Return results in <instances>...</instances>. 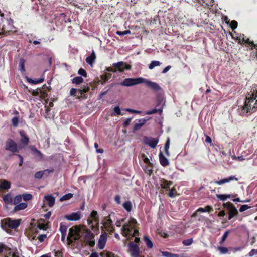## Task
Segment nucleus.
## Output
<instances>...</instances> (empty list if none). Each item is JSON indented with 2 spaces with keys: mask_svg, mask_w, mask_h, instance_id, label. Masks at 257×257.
Here are the masks:
<instances>
[{
  "mask_svg": "<svg viewBox=\"0 0 257 257\" xmlns=\"http://www.w3.org/2000/svg\"><path fill=\"white\" fill-rule=\"evenodd\" d=\"M137 223V220L134 218H131L127 223H125L121 229V233L124 237H136L139 236V232L135 229V226Z\"/></svg>",
  "mask_w": 257,
  "mask_h": 257,
  "instance_id": "nucleus-1",
  "label": "nucleus"
},
{
  "mask_svg": "<svg viewBox=\"0 0 257 257\" xmlns=\"http://www.w3.org/2000/svg\"><path fill=\"white\" fill-rule=\"evenodd\" d=\"M81 233L82 230L78 226H75L70 228L67 238L68 243L70 244L73 242H76L78 241L82 237Z\"/></svg>",
  "mask_w": 257,
  "mask_h": 257,
  "instance_id": "nucleus-2",
  "label": "nucleus"
},
{
  "mask_svg": "<svg viewBox=\"0 0 257 257\" xmlns=\"http://www.w3.org/2000/svg\"><path fill=\"white\" fill-rule=\"evenodd\" d=\"M14 28L13 21L11 18H7L3 20V25L1 27L2 32L0 34H3L5 35L10 34V32L13 31Z\"/></svg>",
  "mask_w": 257,
  "mask_h": 257,
  "instance_id": "nucleus-3",
  "label": "nucleus"
},
{
  "mask_svg": "<svg viewBox=\"0 0 257 257\" xmlns=\"http://www.w3.org/2000/svg\"><path fill=\"white\" fill-rule=\"evenodd\" d=\"M128 253L131 257H144L140 255L141 252L138 244H136L134 242L131 241L127 245Z\"/></svg>",
  "mask_w": 257,
  "mask_h": 257,
  "instance_id": "nucleus-4",
  "label": "nucleus"
},
{
  "mask_svg": "<svg viewBox=\"0 0 257 257\" xmlns=\"http://www.w3.org/2000/svg\"><path fill=\"white\" fill-rule=\"evenodd\" d=\"M144 81V78L142 77H138L136 78H128L124 79L120 84L122 86L130 87L143 83Z\"/></svg>",
  "mask_w": 257,
  "mask_h": 257,
  "instance_id": "nucleus-5",
  "label": "nucleus"
},
{
  "mask_svg": "<svg viewBox=\"0 0 257 257\" xmlns=\"http://www.w3.org/2000/svg\"><path fill=\"white\" fill-rule=\"evenodd\" d=\"M5 149L7 151L12 152L13 154L19 152L21 149L17 144L12 139H8L5 143Z\"/></svg>",
  "mask_w": 257,
  "mask_h": 257,
  "instance_id": "nucleus-6",
  "label": "nucleus"
},
{
  "mask_svg": "<svg viewBox=\"0 0 257 257\" xmlns=\"http://www.w3.org/2000/svg\"><path fill=\"white\" fill-rule=\"evenodd\" d=\"M223 206L228 211V219L231 220L233 217L237 216L238 212L234 205L230 202L223 203Z\"/></svg>",
  "mask_w": 257,
  "mask_h": 257,
  "instance_id": "nucleus-7",
  "label": "nucleus"
},
{
  "mask_svg": "<svg viewBox=\"0 0 257 257\" xmlns=\"http://www.w3.org/2000/svg\"><path fill=\"white\" fill-rule=\"evenodd\" d=\"M254 107L251 109L248 108L246 105L244 104V105L241 107L238 110L239 113L241 116H248L251 114L252 113L255 112L257 109V100L255 101V103H254Z\"/></svg>",
  "mask_w": 257,
  "mask_h": 257,
  "instance_id": "nucleus-8",
  "label": "nucleus"
},
{
  "mask_svg": "<svg viewBox=\"0 0 257 257\" xmlns=\"http://www.w3.org/2000/svg\"><path fill=\"white\" fill-rule=\"evenodd\" d=\"M112 66L115 67L116 72H123L125 70H130L132 68L131 65L127 64L123 61H119L117 63H114Z\"/></svg>",
  "mask_w": 257,
  "mask_h": 257,
  "instance_id": "nucleus-9",
  "label": "nucleus"
},
{
  "mask_svg": "<svg viewBox=\"0 0 257 257\" xmlns=\"http://www.w3.org/2000/svg\"><path fill=\"white\" fill-rule=\"evenodd\" d=\"M20 224V221L19 220H12L8 218L4 220V225L12 229H16Z\"/></svg>",
  "mask_w": 257,
  "mask_h": 257,
  "instance_id": "nucleus-10",
  "label": "nucleus"
},
{
  "mask_svg": "<svg viewBox=\"0 0 257 257\" xmlns=\"http://www.w3.org/2000/svg\"><path fill=\"white\" fill-rule=\"evenodd\" d=\"M145 144L149 145L152 148H155L159 142L158 139L145 137L143 139Z\"/></svg>",
  "mask_w": 257,
  "mask_h": 257,
  "instance_id": "nucleus-11",
  "label": "nucleus"
},
{
  "mask_svg": "<svg viewBox=\"0 0 257 257\" xmlns=\"http://www.w3.org/2000/svg\"><path fill=\"white\" fill-rule=\"evenodd\" d=\"M20 134L21 136L20 139V147L21 149L24 148L29 142V137L25 134L24 131H20Z\"/></svg>",
  "mask_w": 257,
  "mask_h": 257,
  "instance_id": "nucleus-12",
  "label": "nucleus"
},
{
  "mask_svg": "<svg viewBox=\"0 0 257 257\" xmlns=\"http://www.w3.org/2000/svg\"><path fill=\"white\" fill-rule=\"evenodd\" d=\"M107 237L108 235L105 232L100 235L98 242V247L100 249H103L105 247Z\"/></svg>",
  "mask_w": 257,
  "mask_h": 257,
  "instance_id": "nucleus-13",
  "label": "nucleus"
},
{
  "mask_svg": "<svg viewBox=\"0 0 257 257\" xmlns=\"http://www.w3.org/2000/svg\"><path fill=\"white\" fill-rule=\"evenodd\" d=\"M256 97H255L254 95V94H252L251 96L249 97H246V100L245 101V104L246 106L248 108L252 109L255 105L254 103H255Z\"/></svg>",
  "mask_w": 257,
  "mask_h": 257,
  "instance_id": "nucleus-14",
  "label": "nucleus"
},
{
  "mask_svg": "<svg viewBox=\"0 0 257 257\" xmlns=\"http://www.w3.org/2000/svg\"><path fill=\"white\" fill-rule=\"evenodd\" d=\"M143 83H145L147 86L155 91H158L161 89L159 84L156 82H152L145 78Z\"/></svg>",
  "mask_w": 257,
  "mask_h": 257,
  "instance_id": "nucleus-15",
  "label": "nucleus"
},
{
  "mask_svg": "<svg viewBox=\"0 0 257 257\" xmlns=\"http://www.w3.org/2000/svg\"><path fill=\"white\" fill-rule=\"evenodd\" d=\"M235 180V181H238V179L237 178H236L235 176H230V177L228 178H225L223 179H221L219 181H214L213 183L219 185H221L223 184L229 182L231 181Z\"/></svg>",
  "mask_w": 257,
  "mask_h": 257,
  "instance_id": "nucleus-16",
  "label": "nucleus"
},
{
  "mask_svg": "<svg viewBox=\"0 0 257 257\" xmlns=\"http://www.w3.org/2000/svg\"><path fill=\"white\" fill-rule=\"evenodd\" d=\"M103 226L106 230L110 232V233L113 232L115 230L114 227L112 225V221L110 217L104 222Z\"/></svg>",
  "mask_w": 257,
  "mask_h": 257,
  "instance_id": "nucleus-17",
  "label": "nucleus"
},
{
  "mask_svg": "<svg viewBox=\"0 0 257 257\" xmlns=\"http://www.w3.org/2000/svg\"><path fill=\"white\" fill-rule=\"evenodd\" d=\"M90 90V87L88 86H85L82 89H78V95L77 96V99H80L81 98H86V96L84 94L85 93L88 92Z\"/></svg>",
  "mask_w": 257,
  "mask_h": 257,
  "instance_id": "nucleus-18",
  "label": "nucleus"
},
{
  "mask_svg": "<svg viewBox=\"0 0 257 257\" xmlns=\"http://www.w3.org/2000/svg\"><path fill=\"white\" fill-rule=\"evenodd\" d=\"M65 218L70 221H77L80 219V215L79 212H73L70 214L65 216Z\"/></svg>",
  "mask_w": 257,
  "mask_h": 257,
  "instance_id": "nucleus-19",
  "label": "nucleus"
},
{
  "mask_svg": "<svg viewBox=\"0 0 257 257\" xmlns=\"http://www.w3.org/2000/svg\"><path fill=\"white\" fill-rule=\"evenodd\" d=\"M54 171V170L53 168L46 169L43 171H38L35 174L34 177L36 179H40L43 176L45 175V172H47L48 174H50L53 173Z\"/></svg>",
  "mask_w": 257,
  "mask_h": 257,
  "instance_id": "nucleus-20",
  "label": "nucleus"
},
{
  "mask_svg": "<svg viewBox=\"0 0 257 257\" xmlns=\"http://www.w3.org/2000/svg\"><path fill=\"white\" fill-rule=\"evenodd\" d=\"M81 235L82 237H84L85 241H90V239H93L94 238L93 233L88 229H85L83 231L82 230Z\"/></svg>",
  "mask_w": 257,
  "mask_h": 257,
  "instance_id": "nucleus-21",
  "label": "nucleus"
},
{
  "mask_svg": "<svg viewBox=\"0 0 257 257\" xmlns=\"http://www.w3.org/2000/svg\"><path fill=\"white\" fill-rule=\"evenodd\" d=\"M159 161L161 165L163 167H166L169 165V161L168 159L160 151L159 154Z\"/></svg>",
  "mask_w": 257,
  "mask_h": 257,
  "instance_id": "nucleus-22",
  "label": "nucleus"
},
{
  "mask_svg": "<svg viewBox=\"0 0 257 257\" xmlns=\"http://www.w3.org/2000/svg\"><path fill=\"white\" fill-rule=\"evenodd\" d=\"M146 121L147 120L145 119H140L138 120V122H135L134 125L133 131L135 132L141 128V127L146 123Z\"/></svg>",
  "mask_w": 257,
  "mask_h": 257,
  "instance_id": "nucleus-23",
  "label": "nucleus"
},
{
  "mask_svg": "<svg viewBox=\"0 0 257 257\" xmlns=\"http://www.w3.org/2000/svg\"><path fill=\"white\" fill-rule=\"evenodd\" d=\"M44 199L46 202V203L50 207H52L55 203V198L51 195H46L44 197Z\"/></svg>",
  "mask_w": 257,
  "mask_h": 257,
  "instance_id": "nucleus-24",
  "label": "nucleus"
},
{
  "mask_svg": "<svg viewBox=\"0 0 257 257\" xmlns=\"http://www.w3.org/2000/svg\"><path fill=\"white\" fill-rule=\"evenodd\" d=\"M11 187V183L6 180H0V189L3 190H8Z\"/></svg>",
  "mask_w": 257,
  "mask_h": 257,
  "instance_id": "nucleus-25",
  "label": "nucleus"
},
{
  "mask_svg": "<svg viewBox=\"0 0 257 257\" xmlns=\"http://www.w3.org/2000/svg\"><path fill=\"white\" fill-rule=\"evenodd\" d=\"M173 184V182L171 181H168L165 179H163L161 182V187L162 188L164 189H168L170 188V186Z\"/></svg>",
  "mask_w": 257,
  "mask_h": 257,
  "instance_id": "nucleus-26",
  "label": "nucleus"
},
{
  "mask_svg": "<svg viewBox=\"0 0 257 257\" xmlns=\"http://www.w3.org/2000/svg\"><path fill=\"white\" fill-rule=\"evenodd\" d=\"M96 59L95 52L93 51L91 54L86 58V62L89 65H92Z\"/></svg>",
  "mask_w": 257,
  "mask_h": 257,
  "instance_id": "nucleus-27",
  "label": "nucleus"
},
{
  "mask_svg": "<svg viewBox=\"0 0 257 257\" xmlns=\"http://www.w3.org/2000/svg\"><path fill=\"white\" fill-rule=\"evenodd\" d=\"M4 202L7 204H12L13 199L10 193L5 195L3 197Z\"/></svg>",
  "mask_w": 257,
  "mask_h": 257,
  "instance_id": "nucleus-28",
  "label": "nucleus"
},
{
  "mask_svg": "<svg viewBox=\"0 0 257 257\" xmlns=\"http://www.w3.org/2000/svg\"><path fill=\"white\" fill-rule=\"evenodd\" d=\"M27 204L26 203H19L18 204L16 205L14 207V211H17L21 210H24L27 207Z\"/></svg>",
  "mask_w": 257,
  "mask_h": 257,
  "instance_id": "nucleus-29",
  "label": "nucleus"
},
{
  "mask_svg": "<svg viewBox=\"0 0 257 257\" xmlns=\"http://www.w3.org/2000/svg\"><path fill=\"white\" fill-rule=\"evenodd\" d=\"M143 240L148 248L151 249L153 247V243L148 236L145 235Z\"/></svg>",
  "mask_w": 257,
  "mask_h": 257,
  "instance_id": "nucleus-30",
  "label": "nucleus"
},
{
  "mask_svg": "<svg viewBox=\"0 0 257 257\" xmlns=\"http://www.w3.org/2000/svg\"><path fill=\"white\" fill-rule=\"evenodd\" d=\"M111 77V74L105 73L104 75H101V84L104 85L110 78Z\"/></svg>",
  "mask_w": 257,
  "mask_h": 257,
  "instance_id": "nucleus-31",
  "label": "nucleus"
},
{
  "mask_svg": "<svg viewBox=\"0 0 257 257\" xmlns=\"http://www.w3.org/2000/svg\"><path fill=\"white\" fill-rule=\"evenodd\" d=\"M27 81L29 83L33 84H37L43 82L44 81V78H40L39 79H33L31 78H27Z\"/></svg>",
  "mask_w": 257,
  "mask_h": 257,
  "instance_id": "nucleus-32",
  "label": "nucleus"
},
{
  "mask_svg": "<svg viewBox=\"0 0 257 257\" xmlns=\"http://www.w3.org/2000/svg\"><path fill=\"white\" fill-rule=\"evenodd\" d=\"M163 112V108L156 109L154 108L152 110L147 111L145 112V114L147 115H151L153 114H155L156 113H158L159 114H161Z\"/></svg>",
  "mask_w": 257,
  "mask_h": 257,
  "instance_id": "nucleus-33",
  "label": "nucleus"
},
{
  "mask_svg": "<svg viewBox=\"0 0 257 257\" xmlns=\"http://www.w3.org/2000/svg\"><path fill=\"white\" fill-rule=\"evenodd\" d=\"M90 217L94 221L96 222V223L98 222L99 216L96 211L93 210L90 213Z\"/></svg>",
  "mask_w": 257,
  "mask_h": 257,
  "instance_id": "nucleus-34",
  "label": "nucleus"
},
{
  "mask_svg": "<svg viewBox=\"0 0 257 257\" xmlns=\"http://www.w3.org/2000/svg\"><path fill=\"white\" fill-rule=\"evenodd\" d=\"M216 196L218 199L221 201H225L231 197V195L229 194H216Z\"/></svg>",
  "mask_w": 257,
  "mask_h": 257,
  "instance_id": "nucleus-35",
  "label": "nucleus"
},
{
  "mask_svg": "<svg viewBox=\"0 0 257 257\" xmlns=\"http://www.w3.org/2000/svg\"><path fill=\"white\" fill-rule=\"evenodd\" d=\"M123 207L128 212H131L132 210V204L130 201L125 202L123 204Z\"/></svg>",
  "mask_w": 257,
  "mask_h": 257,
  "instance_id": "nucleus-36",
  "label": "nucleus"
},
{
  "mask_svg": "<svg viewBox=\"0 0 257 257\" xmlns=\"http://www.w3.org/2000/svg\"><path fill=\"white\" fill-rule=\"evenodd\" d=\"M26 61L24 58H21L19 61V68L20 70L22 72H25V64Z\"/></svg>",
  "mask_w": 257,
  "mask_h": 257,
  "instance_id": "nucleus-37",
  "label": "nucleus"
},
{
  "mask_svg": "<svg viewBox=\"0 0 257 257\" xmlns=\"http://www.w3.org/2000/svg\"><path fill=\"white\" fill-rule=\"evenodd\" d=\"M83 80H84L82 77L77 76V77H74L72 80V82L73 84H81V83H82L83 82Z\"/></svg>",
  "mask_w": 257,
  "mask_h": 257,
  "instance_id": "nucleus-38",
  "label": "nucleus"
},
{
  "mask_svg": "<svg viewBox=\"0 0 257 257\" xmlns=\"http://www.w3.org/2000/svg\"><path fill=\"white\" fill-rule=\"evenodd\" d=\"M162 255L164 257H179L177 254H174L167 251H161Z\"/></svg>",
  "mask_w": 257,
  "mask_h": 257,
  "instance_id": "nucleus-39",
  "label": "nucleus"
},
{
  "mask_svg": "<svg viewBox=\"0 0 257 257\" xmlns=\"http://www.w3.org/2000/svg\"><path fill=\"white\" fill-rule=\"evenodd\" d=\"M67 230V226H65L63 223H61L60 224L59 231L61 234H66Z\"/></svg>",
  "mask_w": 257,
  "mask_h": 257,
  "instance_id": "nucleus-40",
  "label": "nucleus"
},
{
  "mask_svg": "<svg viewBox=\"0 0 257 257\" xmlns=\"http://www.w3.org/2000/svg\"><path fill=\"white\" fill-rule=\"evenodd\" d=\"M169 147H170V139H169V138H168V139L165 143V146H164L165 152L167 156L170 155V153L169 152Z\"/></svg>",
  "mask_w": 257,
  "mask_h": 257,
  "instance_id": "nucleus-41",
  "label": "nucleus"
},
{
  "mask_svg": "<svg viewBox=\"0 0 257 257\" xmlns=\"http://www.w3.org/2000/svg\"><path fill=\"white\" fill-rule=\"evenodd\" d=\"M73 194L72 193H69L63 195L62 197L60 198V200L61 201H63L65 200H68L71 198H72Z\"/></svg>",
  "mask_w": 257,
  "mask_h": 257,
  "instance_id": "nucleus-42",
  "label": "nucleus"
},
{
  "mask_svg": "<svg viewBox=\"0 0 257 257\" xmlns=\"http://www.w3.org/2000/svg\"><path fill=\"white\" fill-rule=\"evenodd\" d=\"M22 196L21 195H18L16 196L14 199L13 200V204L17 205L20 203L22 201Z\"/></svg>",
  "mask_w": 257,
  "mask_h": 257,
  "instance_id": "nucleus-43",
  "label": "nucleus"
},
{
  "mask_svg": "<svg viewBox=\"0 0 257 257\" xmlns=\"http://www.w3.org/2000/svg\"><path fill=\"white\" fill-rule=\"evenodd\" d=\"M39 92H40L39 97L40 98H45L46 97H47L48 94H47V92H46V89H43V88L40 89Z\"/></svg>",
  "mask_w": 257,
  "mask_h": 257,
  "instance_id": "nucleus-44",
  "label": "nucleus"
},
{
  "mask_svg": "<svg viewBox=\"0 0 257 257\" xmlns=\"http://www.w3.org/2000/svg\"><path fill=\"white\" fill-rule=\"evenodd\" d=\"M161 63L158 61H153L149 65L150 69H153L155 67L160 66Z\"/></svg>",
  "mask_w": 257,
  "mask_h": 257,
  "instance_id": "nucleus-45",
  "label": "nucleus"
},
{
  "mask_svg": "<svg viewBox=\"0 0 257 257\" xmlns=\"http://www.w3.org/2000/svg\"><path fill=\"white\" fill-rule=\"evenodd\" d=\"M229 232H230L229 230H227V231H226L224 232V234L222 236L221 240L219 242V243L220 244H222L224 242V241H225V240L227 238V237H228V236L229 235Z\"/></svg>",
  "mask_w": 257,
  "mask_h": 257,
  "instance_id": "nucleus-46",
  "label": "nucleus"
},
{
  "mask_svg": "<svg viewBox=\"0 0 257 257\" xmlns=\"http://www.w3.org/2000/svg\"><path fill=\"white\" fill-rule=\"evenodd\" d=\"M21 196L24 201H29L32 198V195L29 193L23 194Z\"/></svg>",
  "mask_w": 257,
  "mask_h": 257,
  "instance_id": "nucleus-47",
  "label": "nucleus"
},
{
  "mask_svg": "<svg viewBox=\"0 0 257 257\" xmlns=\"http://www.w3.org/2000/svg\"><path fill=\"white\" fill-rule=\"evenodd\" d=\"M113 87V85H110V86H109V89H108L107 90L104 91V92H102L101 93H100V94H99V99H101L102 98V97L106 95L107 94V93L108 92V91H109L110 90V89H111V88Z\"/></svg>",
  "mask_w": 257,
  "mask_h": 257,
  "instance_id": "nucleus-48",
  "label": "nucleus"
},
{
  "mask_svg": "<svg viewBox=\"0 0 257 257\" xmlns=\"http://www.w3.org/2000/svg\"><path fill=\"white\" fill-rule=\"evenodd\" d=\"M12 123L14 127H16L18 126V123H19V118L18 117L16 116L13 117L12 119Z\"/></svg>",
  "mask_w": 257,
  "mask_h": 257,
  "instance_id": "nucleus-49",
  "label": "nucleus"
},
{
  "mask_svg": "<svg viewBox=\"0 0 257 257\" xmlns=\"http://www.w3.org/2000/svg\"><path fill=\"white\" fill-rule=\"evenodd\" d=\"M193 242V239L190 238L188 239L184 240L182 241V243L185 246H189L192 244Z\"/></svg>",
  "mask_w": 257,
  "mask_h": 257,
  "instance_id": "nucleus-50",
  "label": "nucleus"
},
{
  "mask_svg": "<svg viewBox=\"0 0 257 257\" xmlns=\"http://www.w3.org/2000/svg\"><path fill=\"white\" fill-rule=\"evenodd\" d=\"M237 25H238L237 22L235 20H233L230 23V27L231 29H232V30L234 31L235 29H236Z\"/></svg>",
  "mask_w": 257,
  "mask_h": 257,
  "instance_id": "nucleus-51",
  "label": "nucleus"
},
{
  "mask_svg": "<svg viewBox=\"0 0 257 257\" xmlns=\"http://www.w3.org/2000/svg\"><path fill=\"white\" fill-rule=\"evenodd\" d=\"M177 193L176 190L175 188H172L170 190L168 193V196L171 198H174L175 197V194Z\"/></svg>",
  "mask_w": 257,
  "mask_h": 257,
  "instance_id": "nucleus-52",
  "label": "nucleus"
},
{
  "mask_svg": "<svg viewBox=\"0 0 257 257\" xmlns=\"http://www.w3.org/2000/svg\"><path fill=\"white\" fill-rule=\"evenodd\" d=\"M131 33V31L127 30L124 31H117L116 32V34L119 36H123L125 35Z\"/></svg>",
  "mask_w": 257,
  "mask_h": 257,
  "instance_id": "nucleus-53",
  "label": "nucleus"
},
{
  "mask_svg": "<svg viewBox=\"0 0 257 257\" xmlns=\"http://www.w3.org/2000/svg\"><path fill=\"white\" fill-rule=\"evenodd\" d=\"M78 74L84 77H87V73L86 71L83 68H80L78 71Z\"/></svg>",
  "mask_w": 257,
  "mask_h": 257,
  "instance_id": "nucleus-54",
  "label": "nucleus"
},
{
  "mask_svg": "<svg viewBox=\"0 0 257 257\" xmlns=\"http://www.w3.org/2000/svg\"><path fill=\"white\" fill-rule=\"evenodd\" d=\"M243 41L244 44H248L251 46V47H253L255 45L253 41H251L249 38L245 39L244 37H243Z\"/></svg>",
  "mask_w": 257,
  "mask_h": 257,
  "instance_id": "nucleus-55",
  "label": "nucleus"
},
{
  "mask_svg": "<svg viewBox=\"0 0 257 257\" xmlns=\"http://www.w3.org/2000/svg\"><path fill=\"white\" fill-rule=\"evenodd\" d=\"M144 171L146 173L150 175L153 173L152 167H151L149 166H146V168L144 169Z\"/></svg>",
  "mask_w": 257,
  "mask_h": 257,
  "instance_id": "nucleus-56",
  "label": "nucleus"
},
{
  "mask_svg": "<svg viewBox=\"0 0 257 257\" xmlns=\"http://www.w3.org/2000/svg\"><path fill=\"white\" fill-rule=\"evenodd\" d=\"M38 228L41 230H46L47 228V224L38 223Z\"/></svg>",
  "mask_w": 257,
  "mask_h": 257,
  "instance_id": "nucleus-57",
  "label": "nucleus"
},
{
  "mask_svg": "<svg viewBox=\"0 0 257 257\" xmlns=\"http://www.w3.org/2000/svg\"><path fill=\"white\" fill-rule=\"evenodd\" d=\"M218 250H219L220 253L222 254H225L228 252V248L226 247H221V246L219 247Z\"/></svg>",
  "mask_w": 257,
  "mask_h": 257,
  "instance_id": "nucleus-58",
  "label": "nucleus"
},
{
  "mask_svg": "<svg viewBox=\"0 0 257 257\" xmlns=\"http://www.w3.org/2000/svg\"><path fill=\"white\" fill-rule=\"evenodd\" d=\"M78 89L74 88H71L69 92L70 95L72 96H76L77 97V95H76V93Z\"/></svg>",
  "mask_w": 257,
  "mask_h": 257,
  "instance_id": "nucleus-59",
  "label": "nucleus"
},
{
  "mask_svg": "<svg viewBox=\"0 0 257 257\" xmlns=\"http://www.w3.org/2000/svg\"><path fill=\"white\" fill-rule=\"evenodd\" d=\"M132 118L131 117V118H127L123 122V126L124 127H127L130 124V123L131 122V120H132Z\"/></svg>",
  "mask_w": 257,
  "mask_h": 257,
  "instance_id": "nucleus-60",
  "label": "nucleus"
},
{
  "mask_svg": "<svg viewBox=\"0 0 257 257\" xmlns=\"http://www.w3.org/2000/svg\"><path fill=\"white\" fill-rule=\"evenodd\" d=\"M31 150L35 153L37 154V155L40 156V157H42V153L39 150H38L36 148H35V147L33 146L31 147Z\"/></svg>",
  "mask_w": 257,
  "mask_h": 257,
  "instance_id": "nucleus-61",
  "label": "nucleus"
},
{
  "mask_svg": "<svg viewBox=\"0 0 257 257\" xmlns=\"http://www.w3.org/2000/svg\"><path fill=\"white\" fill-rule=\"evenodd\" d=\"M113 111L116 115H119L121 114L120 109L118 106H115L114 108Z\"/></svg>",
  "mask_w": 257,
  "mask_h": 257,
  "instance_id": "nucleus-62",
  "label": "nucleus"
},
{
  "mask_svg": "<svg viewBox=\"0 0 257 257\" xmlns=\"http://www.w3.org/2000/svg\"><path fill=\"white\" fill-rule=\"evenodd\" d=\"M250 206H248L247 205H242L240 209H239V211L240 212H242L245 210H246L247 209L250 208Z\"/></svg>",
  "mask_w": 257,
  "mask_h": 257,
  "instance_id": "nucleus-63",
  "label": "nucleus"
},
{
  "mask_svg": "<svg viewBox=\"0 0 257 257\" xmlns=\"http://www.w3.org/2000/svg\"><path fill=\"white\" fill-rule=\"evenodd\" d=\"M255 255H257V249H253L248 253V256L250 257H252Z\"/></svg>",
  "mask_w": 257,
  "mask_h": 257,
  "instance_id": "nucleus-64",
  "label": "nucleus"
}]
</instances>
